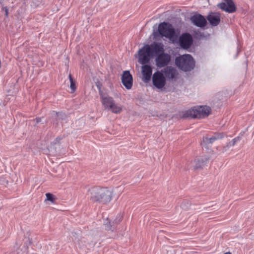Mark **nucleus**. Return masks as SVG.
<instances>
[{
  "label": "nucleus",
  "instance_id": "obj_22",
  "mask_svg": "<svg viewBox=\"0 0 254 254\" xmlns=\"http://www.w3.org/2000/svg\"><path fill=\"white\" fill-rule=\"evenodd\" d=\"M105 229L107 230H110L112 229V226L110 224V222H109V224L107 223L105 225Z\"/></svg>",
  "mask_w": 254,
  "mask_h": 254
},
{
  "label": "nucleus",
  "instance_id": "obj_7",
  "mask_svg": "<svg viewBox=\"0 0 254 254\" xmlns=\"http://www.w3.org/2000/svg\"><path fill=\"white\" fill-rule=\"evenodd\" d=\"M166 79L162 72L157 71L153 74L152 83L156 88H163L166 84Z\"/></svg>",
  "mask_w": 254,
  "mask_h": 254
},
{
  "label": "nucleus",
  "instance_id": "obj_18",
  "mask_svg": "<svg viewBox=\"0 0 254 254\" xmlns=\"http://www.w3.org/2000/svg\"><path fill=\"white\" fill-rule=\"evenodd\" d=\"M68 78L70 80V88L71 90V93H73L76 89V82L73 79L70 74H69Z\"/></svg>",
  "mask_w": 254,
  "mask_h": 254
},
{
  "label": "nucleus",
  "instance_id": "obj_24",
  "mask_svg": "<svg viewBox=\"0 0 254 254\" xmlns=\"http://www.w3.org/2000/svg\"><path fill=\"white\" fill-rule=\"evenodd\" d=\"M238 141H239V138L238 137H236V138H234L232 140V146H234L235 145L236 143Z\"/></svg>",
  "mask_w": 254,
  "mask_h": 254
},
{
  "label": "nucleus",
  "instance_id": "obj_4",
  "mask_svg": "<svg viewBox=\"0 0 254 254\" xmlns=\"http://www.w3.org/2000/svg\"><path fill=\"white\" fill-rule=\"evenodd\" d=\"M210 108L207 106H199L187 111L182 116L184 118H203L208 116L210 112Z\"/></svg>",
  "mask_w": 254,
  "mask_h": 254
},
{
  "label": "nucleus",
  "instance_id": "obj_2",
  "mask_svg": "<svg viewBox=\"0 0 254 254\" xmlns=\"http://www.w3.org/2000/svg\"><path fill=\"white\" fill-rule=\"evenodd\" d=\"M164 52V46L162 43L154 42L151 45H145L138 51V62L141 64H148L152 57H157Z\"/></svg>",
  "mask_w": 254,
  "mask_h": 254
},
{
  "label": "nucleus",
  "instance_id": "obj_21",
  "mask_svg": "<svg viewBox=\"0 0 254 254\" xmlns=\"http://www.w3.org/2000/svg\"><path fill=\"white\" fill-rule=\"evenodd\" d=\"M2 10L4 11L5 12V15L6 17L8 16V9L7 7H3L2 8Z\"/></svg>",
  "mask_w": 254,
  "mask_h": 254
},
{
  "label": "nucleus",
  "instance_id": "obj_15",
  "mask_svg": "<svg viewBox=\"0 0 254 254\" xmlns=\"http://www.w3.org/2000/svg\"><path fill=\"white\" fill-rule=\"evenodd\" d=\"M220 18V14L218 12H211L207 16V19L213 26H217L219 24Z\"/></svg>",
  "mask_w": 254,
  "mask_h": 254
},
{
  "label": "nucleus",
  "instance_id": "obj_9",
  "mask_svg": "<svg viewBox=\"0 0 254 254\" xmlns=\"http://www.w3.org/2000/svg\"><path fill=\"white\" fill-rule=\"evenodd\" d=\"M170 60V56L164 52L156 57L155 59L156 64L159 67H164L169 64Z\"/></svg>",
  "mask_w": 254,
  "mask_h": 254
},
{
  "label": "nucleus",
  "instance_id": "obj_11",
  "mask_svg": "<svg viewBox=\"0 0 254 254\" xmlns=\"http://www.w3.org/2000/svg\"><path fill=\"white\" fill-rule=\"evenodd\" d=\"M225 2H222L218 4V7L226 12L233 13L236 11V7L232 0H224Z\"/></svg>",
  "mask_w": 254,
  "mask_h": 254
},
{
  "label": "nucleus",
  "instance_id": "obj_10",
  "mask_svg": "<svg viewBox=\"0 0 254 254\" xmlns=\"http://www.w3.org/2000/svg\"><path fill=\"white\" fill-rule=\"evenodd\" d=\"M190 19L192 23L198 27L204 28L207 25L206 19L200 14H194L191 16Z\"/></svg>",
  "mask_w": 254,
  "mask_h": 254
},
{
  "label": "nucleus",
  "instance_id": "obj_1",
  "mask_svg": "<svg viewBox=\"0 0 254 254\" xmlns=\"http://www.w3.org/2000/svg\"><path fill=\"white\" fill-rule=\"evenodd\" d=\"M89 199L94 203L108 204L113 199V190L109 188L99 186L89 189Z\"/></svg>",
  "mask_w": 254,
  "mask_h": 254
},
{
  "label": "nucleus",
  "instance_id": "obj_17",
  "mask_svg": "<svg viewBox=\"0 0 254 254\" xmlns=\"http://www.w3.org/2000/svg\"><path fill=\"white\" fill-rule=\"evenodd\" d=\"M208 160V158H205V160L203 159H198L196 162L194 166L195 169H199L202 168L205 164V162Z\"/></svg>",
  "mask_w": 254,
  "mask_h": 254
},
{
  "label": "nucleus",
  "instance_id": "obj_8",
  "mask_svg": "<svg viewBox=\"0 0 254 254\" xmlns=\"http://www.w3.org/2000/svg\"><path fill=\"white\" fill-rule=\"evenodd\" d=\"M193 39L189 33H183L179 38L180 46L183 49H189L192 44Z\"/></svg>",
  "mask_w": 254,
  "mask_h": 254
},
{
  "label": "nucleus",
  "instance_id": "obj_3",
  "mask_svg": "<svg viewBox=\"0 0 254 254\" xmlns=\"http://www.w3.org/2000/svg\"><path fill=\"white\" fill-rule=\"evenodd\" d=\"M101 102L105 110L110 111L112 113L118 114L123 110L122 106L116 103L112 97L100 94Z\"/></svg>",
  "mask_w": 254,
  "mask_h": 254
},
{
  "label": "nucleus",
  "instance_id": "obj_5",
  "mask_svg": "<svg viewBox=\"0 0 254 254\" xmlns=\"http://www.w3.org/2000/svg\"><path fill=\"white\" fill-rule=\"evenodd\" d=\"M175 63L179 68L185 71L191 70L194 66V61L190 55H184L177 57Z\"/></svg>",
  "mask_w": 254,
  "mask_h": 254
},
{
  "label": "nucleus",
  "instance_id": "obj_13",
  "mask_svg": "<svg viewBox=\"0 0 254 254\" xmlns=\"http://www.w3.org/2000/svg\"><path fill=\"white\" fill-rule=\"evenodd\" d=\"M141 72L143 80L147 82L151 78L152 73V68L149 65L144 64L141 67Z\"/></svg>",
  "mask_w": 254,
  "mask_h": 254
},
{
  "label": "nucleus",
  "instance_id": "obj_6",
  "mask_svg": "<svg viewBox=\"0 0 254 254\" xmlns=\"http://www.w3.org/2000/svg\"><path fill=\"white\" fill-rule=\"evenodd\" d=\"M158 32L162 37L171 39L175 34L174 29L172 25L167 22H163L158 25Z\"/></svg>",
  "mask_w": 254,
  "mask_h": 254
},
{
  "label": "nucleus",
  "instance_id": "obj_19",
  "mask_svg": "<svg viewBox=\"0 0 254 254\" xmlns=\"http://www.w3.org/2000/svg\"><path fill=\"white\" fill-rule=\"evenodd\" d=\"M46 196L47 197V200L51 201L52 202H54L55 200V198L54 197V195L50 193H47L46 194Z\"/></svg>",
  "mask_w": 254,
  "mask_h": 254
},
{
  "label": "nucleus",
  "instance_id": "obj_25",
  "mask_svg": "<svg viewBox=\"0 0 254 254\" xmlns=\"http://www.w3.org/2000/svg\"><path fill=\"white\" fill-rule=\"evenodd\" d=\"M35 121L36 122V123L38 124L41 121V119L40 118H37L35 119Z\"/></svg>",
  "mask_w": 254,
  "mask_h": 254
},
{
  "label": "nucleus",
  "instance_id": "obj_26",
  "mask_svg": "<svg viewBox=\"0 0 254 254\" xmlns=\"http://www.w3.org/2000/svg\"><path fill=\"white\" fill-rule=\"evenodd\" d=\"M231 254V253L230 252H226V253H225V254Z\"/></svg>",
  "mask_w": 254,
  "mask_h": 254
},
{
  "label": "nucleus",
  "instance_id": "obj_20",
  "mask_svg": "<svg viewBox=\"0 0 254 254\" xmlns=\"http://www.w3.org/2000/svg\"><path fill=\"white\" fill-rule=\"evenodd\" d=\"M226 147H229V145L227 144L226 146H223L222 148V150L221 149V147H217V150H218V151H221V152L223 153V152H225V151H226V150H227Z\"/></svg>",
  "mask_w": 254,
  "mask_h": 254
},
{
  "label": "nucleus",
  "instance_id": "obj_12",
  "mask_svg": "<svg viewBox=\"0 0 254 254\" xmlns=\"http://www.w3.org/2000/svg\"><path fill=\"white\" fill-rule=\"evenodd\" d=\"M122 82L123 84L127 89H130L132 86V77L128 70L124 71L122 76Z\"/></svg>",
  "mask_w": 254,
  "mask_h": 254
},
{
  "label": "nucleus",
  "instance_id": "obj_16",
  "mask_svg": "<svg viewBox=\"0 0 254 254\" xmlns=\"http://www.w3.org/2000/svg\"><path fill=\"white\" fill-rule=\"evenodd\" d=\"M225 135V133L223 132H215L212 137H206V141L209 143H212L215 140L222 139Z\"/></svg>",
  "mask_w": 254,
  "mask_h": 254
},
{
  "label": "nucleus",
  "instance_id": "obj_23",
  "mask_svg": "<svg viewBox=\"0 0 254 254\" xmlns=\"http://www.w3.org/2000/svg\"><path fill=\"white\" fill-rule=\"evenodd\" d=\"M62 139V138L61 137H58L57 138H56V139L54 141V144H57V143H59L60 142L61 140Z\"/></svg>",
  "mask_w": 254,
  "mask_h": 254
},
{
  "label": "nucleus",
  "instance_id": "obj_14",
  "mask_svg": "<svg viewBox=\"0 0 254 254\" xmlns=\"http://www.w3.org/2000/svg\"><path fill=\"white\" fill-rule=\"evenodd\" d=\"M166 79H173L178 75V72L176 69L171 66H167L162 72Z\"/></svg>",
  "mask_w": 254,
  "mask_h": 254
}]
</instances>
